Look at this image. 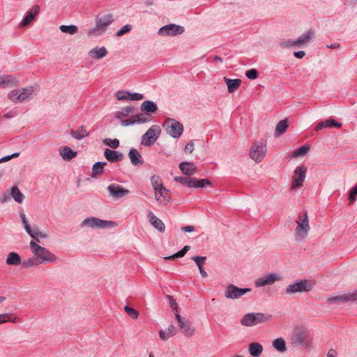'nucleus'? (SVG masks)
Returning a JSON list of instances; mask_svg holds the SVG:
<instances>
[{
  "mask_svg": "<svg viewBox=\"0 0 357 357\" xmlns=\"http://www.w3.org/2000/svg\"><path fill=\"white\" fill-rule=\"evenodd\" d=\"M20 218L26 232L33 239L30 241L29 247L32 254L37 258L40 264L54 263L57 258L54 253L45 247H42L36 242H40V238H47L48 235L40 231L36 225L31 227L29 220L24 213H20Z\"/></svg>",
  "mask_w": 357,
  "mask_h": 357,
  "instance_id": "f257e3e1",
  "label": "nucleus"
},
{
  "mask_svg": "<svg viewBox=\"0 0 357 357\" xmlns=\"http://www.w3.org/2000/svg\"><path fill=\"white\" fill-rule=\"evenodd\" d=\"M297 227L295 231V239L298 242H302L307 236L310 227L307 213L306 211H303L296 220Z\"/></svg>",
  "mask_w": 357,
  "mask_h": 357,
  "instance_id": "f03ea898",
  "label": "nucleus"
},
{
  "mask_svg": "<svg viewBox=\"0 0 357 357\" xmlns=\"http://www.w3.org/2000/svg\"><path fill=\"white\" fill-rule=\"evenodd\" d=\"M314 284L306 279L298 280L289 284L284 289L287 295H293L297 293H307L312 290Z\"/></svg>",
  "mask_w": 357,
  "mask_h": 357,
  "instance_id": "7ed1b4c3",
  "label": "nucleus"
},
{
  "mask_svg": "<svg viewBox=\"0 0 357 357\" xmlns=\"http://www.w3.org/2000/svg\"><path fill=\"white\" fill-rule=\"evenodd\" d=\"M113 21L114 17L112 13H108L100 17H97L96 20V26L89 29L88 35H102L106 31L107 26H109L113 22Z\"/></svg>",
  "mask_w": 357,
  "mask_h": 357,
  "instance_id": "20e7f679",
  "label": "nucleus"
},
{
  "mask_svg": "<svg viewBox=\"0 0 357 357\" xmlns=\"http://www.w3.org/2000/svg\"><path fill=\"white\" fill-rule=\"evenodd\" d=\"M166 132L172 138H179L184 130L181 123L173 118H167L162 124Z\"/></svg>",
  "mask_w": 357,
  "mask_h": 357,
  "instance_id": "39448f33",
  "label": "nucleus"
},
{
  "mask_svg": "<svg viewBox=\"0 0 357 357\" xmlns=\"http://www.w3.org/2000/svg\"><path fill=\"white\" fill-rule=\"evenodd\" d=\"M292 343L301 348L307 347L311 342L308 331L304 327L297 328L292 335Z\"/></svg>",
  "mask_w": 357,
  "mask_h": 357,
  "instance_id": "423d86ee",
  "label": "nucleus"
},
{
  "mask_svg": "<svg viewBox=\"0 0 357 357\" xmlns=\"http://www.w3.org/2000/svg\"><path fill=\"white\" fill-rule=\"evenodd\" d=\"M271 315L261 312H250L245 314L241 319V324L245 326H252L267 321Z\"/></svg>",
  "mask_w": 357,
  "mask_h": 357,
  "instance_id": "0eeeda50",
  "label": "nucleus"
},
{
  "mask_svg": "<svg viewBox=\"0 0 357 357\" xmlns=\"http://www.w3.org/2000/svg\"><path fill=\"white\" fill-rule=\"evenodd\" d=\"M116 225V223L114 221L103 220L95 217L85 218L80 224L81 227L92 229L109 228Z\"/></svg>",
  "mask_w": 357,
  "mask_h": 357,
  "instance_id": "6e6552de",
  "label": "nucleus"
},
{
  "mask_svg": "<svg viewBox=\"0 0 357 357\" xmlns=\"http://www.w3.org/2000/svg\"><path fill=\"white\" fill-rule=\"evenodd\" d=\"M174 312L178 322V326L181 333L186 337H190L193 335L195 333V328L192 326L191 322L185 318L181 317L176 308L174 309Z\"/></svg>",
  "mask_w": 357,
  "mask_h": 357,
  "instance_id": "1a4fd4ad",
  "label": "nucleus"
},
{
  "mask_svg": "<svg viewBox=\"0 0 357 357\" xmlns=\"http://www.w3.org/2000/svg\"><path fill=\"white\" fill-rule=\"evenodd\" d=\"M161 130L157 125L149 128L142 137V144L146 146H150L156 142L160 137Z\"/></svg>",
  "mask_w": 357,
  "mask_h": 357,
  "instance_id": "9d476101",
  "label": "nucleus"
},
{
  "mask_svg": "<svg viewBox=\"0 0 357 357\" xmlns=\"http://www.w3.org/2000/svg\"><path fill=\"white\" fill-rule=\"evenodd\" d=\"M250 291V288H240L234 284H230L227 287L225 296L227 298L234 300L241 298L244 294Z\"/></svg>",
  "mask_w": 357,
  "mask_h": 357,
  "instance_id": "9b49d317",
  "label": "nucleus"
},
{
  "mask_svg": "<svg viewBox=\"0 0 357 357\" xmlns=\"http://www.w3.org/2000/svg\"><path fill=\"white\" fill-rule=\"evenodd\" d=\"M183 26L175 24H169L160 27L158 31L160 36H175L184 33Z\"/></svg>",
  "mask_w": 357,
  "mask_h": 357,
  "instance_id": "f8f14e48",
  "label": "nucleus"
},
{
  "mask_svg": "<svg viewBox=\"0 0 357 357\" xmlns=\"http://www.w3.org/2000/svg\"><path fill=\"white\" fill-rule=\"evenodd\" d=\"M357 301V289L351 293L344 294L342 295L332 296L327 298L326 302L329 305H332L335 303H349V302H356Z\"/></svg>",
  "mask_w": 357,
  "mask_h": 357,
  "instance_id": "ddd939ff",
  "label": "nucleus"
},
{
  "mask_svg": "<svg viewBox=\"0 0 357 357\" xmlns=\"http://www.w3.org/2000/svg\"><path fill=\"white\" fill-rule=\"evenodd\" d=\"M294 173L296 177L292 180L291 188L295 189L302 186L306 176L307 168L303 165L298 166Z\"/></svg>",
  "mask_w": 357,
  "mask_h": 357,
  "instance_id": "4468645a",
  "label": "nucleus"
},
{
  "mask_svg": "<svg viewBox=\"0 0 357 357\" xmlns=\"http://www.w3.org/2000/svg\"><path fill=\"white\" fill-rule=\"evenodd\" d=\"M107 190L109 192L110 196L116 199L125 197L130 194L129 190L116 183L109 185L107 188Z\"/></svg>",
  "mask_w": 357,
  "mask_h": 357,
  "instance_id": "2eb2a0df",
  "label": "nucleus"
},
{
  "mask_svg": "<svg viewBox=\"0 0 357 357\" xmlns=\"http://www.w3.org/2000/svg\"><path fill=\"white\" fill-rule=\"evenodd\" d=\"M266 153V146L255 143L250 151V157L256 162H261Z\"/></svg>",
  "mask_w": 357,
  "mask_h": 357,
  "instance_id": "dca6fc26",
  "label": "nucleus"
},
{
  "mask_svg": "<svg viewBox=\"0 0 357 357\" xmlns=\"http://www.w3.org/2000/svg\"><path fill=\"white\" fill-rule=\"evenodd\" d=\"M280 280V278L279 275H278L276 273H272L264 278H259L256 280L255 282V285L256 287H262L265 285H271Z\"/></svg>",
  "mask_w": 357,
  "mask_h": 357,
  "instance_id": "f3484780",
  "label": "nucleus"
},
{
  "mask_svg": "<svg viewBox=\"0 0 357 357\" xmlns=\"http://www.w3.org/2000/svg\"><path fill=\"white\" fill-rule=\"evenodd\" d=\"M19 90L22 102L33 99L38 92V87L35 86L20 88Z\"/></svg>",
  "mask_w": 357,
  "mask_h": 357,
  "instance_id": "a211bd4d",
  "label": "nucleus"
},
{
  "mask_svg": "<svg viewBox=\"0 0 357 357\" xmlns=\"http://www.w3.org/2000/svg\"><path fill=\"white\" fill-rule=\"evenodd\" d=\"M40 10L39 6H33L29 11L26 12L25 16L20 22V25L21 26H26L29 25L39 14Z\"/></svg>",
  "mask_w": 357,
  "mask_h": 357,
  "instance_id": "6ab92c4d",
  "label": "nucleus"
},
{
  "mask_svg": "<svg viewBox=\"0 0 357 357\" xmlns=\"http://www.w3.org/2000/svg\"><path fill=\"white\" fill-rule=\"evenodd\" d=\"M155 199L160 204L167 205L171 201L169 191L165 188V190H160V188L155 191Z\"/></svg>",
  "mask_w": 357,
  "mask_h": 357,
  "instance_id": "aec40b11",
  "label": "nucleus"
},
{
  "mask_svg": "<svg viewBox=\"0 0 357 357\" xmlns=\"http://www.w3.org/2000/svg\"><path fill=\"white\" fill-rule=\"evenodd\" d=\"M104 156L109 162H118L121 161L124 158L121 152L109 149H105Z\"/></svg>",
  "mask_w": 357,
  "mask_h": 357,
  "instance_id": "412c9836",
  "label": "nucleus"
},
{
  "mask_svg": "<svg viewBox=\"0 0 357 357\" xmlns=\"http://www.w3.org/2000/svg\"><path fill=\"white\" fill-rule=\"evenodd\" d=\"M147 217L150 224L160 232H164L165 230V225L163 222L155 216L151 211H148Z\"/></svg>",
  "mask_w": 357,
  "mask_h": 357,
  "instance_id": "4be33fe9",
  "label": "nucleus"
},
{
  "mask_svg": "<svg viewBox=\"0 0 357 357\" xmlns=\"http://www.w3.org/2000/svg\"><path fill=\"white\" fill-rule=\"evenodd\" d=\"M314 36V32L313 30L310 29L307 31L303 33L300 36L298 39L295 40L294 44H296V47H301L310 43V41Z\"/></svg>",
  "mask_w": 357,
  "mask_h": 357,
  "instance_id": "5701e85b",
  "label": "nucleus"
},
{
  "mask_svg": "<svg viewBox=\"0 0 357 357\" xmlns=\"http://www.w3.org/2000/svg\"><path fill=\"white\" fill-rule=\"evenodd\" d=\"M19 84L18 80L13 75H0V89L14 87Z\"/></svg>",
  "mask_w": 357,
  "mask_h": 357,
  "instance_id": "b1692460",
  "label": "nucleus"
},
{
  "mask_svg": "<svg viewBox=\"0 0 357 357\" xmlns=\"http://www.w3.org/2000/svg\"><path fill=\"white\" fill-rule=\"evenodd\" d=\"M128 157L133 166L137 167L142 165L144 162L142 155L136 149L132 148L130 149Z\"/></svg>",
  "mask_w": 357,
  "mask_h": 357,
  "instance_id": "393cba45",
  "label": "nucleus"
},
{
  "mask_svg": "<svg viewBox=\"0 0 357 357\" xmlns=\"http://www.w3.org/2000/svg\"><path fill=\"white\" fill-rule=\"evenodd\" d=\"M158 109L157 104L152 100H145L140 106V110L147 114L156 112Z\"/></svg>",
  "mask_w": 357,
  "mask_h": 357,
  "instance_id": "a878e982",
  "label": "nucleus"
},
{
  "mask_svg": "<svg viewBox=\"0 0 357 357\" xmlns=\"http://www.w3.org/2000/svg\"><path fill=\"white\" fill-rule=\"evenodd\" d=\"M179 168L183 174L192 176L196 172V166L192 162H181L179 164Z\"/></svg>",
  "mask_w": 357,
  "mask_h": 357,
  "instance_id": "bb28decb",
  "label": "nucleus"
},
{
  "mask_svg": "<svg viewBox=\"0 0 357 357\" xmlns=\"http://www.w3.org/2000/svg\"><path fill=\"white\" fill-rule=\"evenodd\" d=\"M342 123H338L333 119L321 121L316 126L315 130L318 131L325 128H340Z\"/></svg>",
  "mask_w": 357,
  "mask_h": 357,
  "instance_id": "cd10ccee",
  "label": "nucleus"
},
{
  "mask_svg": "<svg viewBox=\"0 0 357 357\" xmlns=\"http://www.w3.org/2000/svg\"><path fill=\"white\" fill-rule=\"evenodd\" d=\"M135 107L133 105H128L116 112L114 118L116 119H121L126 116H129L130 114L135 113Z\"/></svg>",
  "mask_w": 357,
  "mask_h": 357,
  "instance_id": "c85d7f7f",
  "label": "nucleus"
},
{
  "mask_svg": "<svg viewBox=\"0 0 357 357\" xmlns=\"http://www.w3.org/2000/svg\"><path fill=\"white\" fill-rule=\"evenodd\" d=\"M6 264L9 266H19L22 264V258L18 253L11 252L7 256Z\"/></svg>",
  "mask_w": 357,
  "mask_h": 357,
  "instance_id": "c756f323",
  "label": "nucleus"
},
{
  "mask_svg": "<svg viewBox=\"0 0 357 357\" xmlns=\"http://www.w3.org/2000/svg\"><path fill=\"white\" fill-rule=\"evenodd\" d=\"M107 54V50L105 47H95L89 52V56L96 59H101Z\"/></svg>",
  "mask_w": 357,
  "mask_h": 357,
  "instance_id": "7c9ffc66",
  "label": "nucleus"
},
{
  "mask_svg": "<svg viewBox=\"0 0 357 357\" xmlns=\"http://www.w3.org/2000/svg\"><path fill=\"white\" fill-rule=\"evenodd\" d=\"M248 352L252 357H259L263 352V347L258 342H252L248 345Z\"/></svg>",
  "mask_w": 357,
  "mask_h": 357,
  "instance_id": "2f4dec72",
  "label": "nucleus"
},
{
  "mask_svg": "<svg viewBox=\"0 0 357 357\" xmlns=\"http://www.w3.org/2000/svg\"><path fill=\"white\" fill-rule=\"evenodd\" d=\"M59 153L62 158L67 161L72 160L77 154L76 151H74L71 148L67 146L61 148L59 149Z\"/></svg>",
  "mask_w": 357,
  "mask_h": 357,
  "instance_id": "473e14b6",
  "label": "nucleus"
},
{
  "mask_svg": "<svg viewBox=\"0 0 357 357\" xmlns=\"http://www.w3.org/2000/svg\"><path fill=\"white\" fill-rule=\"evenodd\" d=\"M224 79L227 86L229 93H233L236 91L241 83V80L240 79H229L225 77Z\"/></svg>",
  "mask_w": 357,
  "mask_h": 357,
  "instance_id": "72a5a7b5",
  "label": "nucleus"
},
{
  "mask_svg": "<svg viewBox=\"0 0 357 357\" xmlns=\"http://www.w3.org/2000/svg\"><path fill=\"white\" fill-rule=\"evenodd\" d=\"M176 328L174 325L171 324L165 330H161L159 331V336L163 341L167 340L169 337L175 335Z\"/></svg>",
  "mask_w": 357,
  "mask_h": 357,
  "instance_id": "f704fd0d",
  "label": "nucleus"
},
{
  "mask_svg": "<svg viewBox=\"0 0 357 357\" xmlns=\"http://www.w3.org/2000/svg\"><path fill=\"white\" fill-rule=\"evenodd\" d=\"M10 195V197H13V199L19 204H22L24 199V195L16 185L11 188Z\"/></svg>",
  "mask_w": 357,
  "mask_h": 357,
  "instance_id": "c9c22d12",
  "label": "nucleus"
},
{
  "mask_svg": "<svg viewBox=\"0 0 357 357\" xmlns=\"http://www.w3.org/2000/svg\"><path fill=\"white\" fill-rule=\"evenodd\" d=\"M70 135L73 138L78 140H81L84 137H87L89 135V133L85 129L84 126H79L77 130H72L70 131Z\"/></svg>",
  "mask_w": 357,
  "mask_h": 357,
  "instance_id": "e433bc0d",
  "label": "nucleus"
},
{
  "mask_svg": "<svg viewBox=\"0 0 357 357\" xmlns=\"http://www.w3.org/2000/svg\"><path fill=\"white\" fill-rule=\"evenodd\" d=\"M107 165L106 162H97L93 164L92 167V174L91 177L92 178H96L97 176L101 174L104 171L105 166Z\"/></svg>",
  "mask_w": 357,
  "mask_h": 357,
  "instance_id": "4c0bfd02",
  "label": "nucleus"
},
{
  "mask_svg": "<svg viewBox=\"0 0 357 357\" xmlns=\"http://www.w3.org/2000/svg\"><path fill=\"white\" fill-rule=\"evenodd\" d=\"M289 126V121L287 119H284L279 121L275 130V136L278 137L284 134Z\"/></svg>",
  "mask_w": 357,
  "mask_h": 357,
  "instance_id": "58836bf2",
  "label": "nucleus"
},
{
  "mask_svg": "<svg viewBox=\"0 0 357 357\" xmlns=\"http://www.w3.org/2000/svg\"><path fill=\"white\" fill-rule=\"evenodd\" d=\"M211 185V182L206 178L198 179L196 178H191L190 188H204L205 185Z\"/></svg>",
  "mask_w": 357,
  "mask_h": 357,
  "instance_id": "ea45409f",
  "label": "nucleus"
},
{
  "mask_svg": "<svg viewBox=\"0 0 357 357\" xmlns=\"http://www.w3.org/2000/svg\"><path fill=\"white\" fill-rule=\"evenodd\" d=\"M40 264L38 260L36 257H29L26 259L22 261V268H30L33 267H36L38 265Z\"/></svg>",
  "mask_w": 357,
  "mask_h": 357,
  "instance_id": "a19ab883",
  "label": "nucleus"
},
{
  "mask_svg": "<svg viewBox=\"0 0 357 357\" xmlns=\"http://www.w3.org/2000/svg\"><path fill=\"white\" fill-rule=\"evenodd\" d=\"M151 183L153 190H158L160 188V190H165V187L162 185V180L158 176H152L151 178Z\"/></svg>",
  "mask_w": 357,
  "mask_h": 357,
  "instance_id": "79ce46f5",
  "label": "nucleus"
},
{
  "mask_svg": "<svg viewBox=\"0 0 357 357\" xmlns=\"http://www.w3.org/2000/svg\"><path fill=\"white\" fill-rule=\"evenodd\" d=\"M273 346L277 351L280 352H284L287 350L285 341L282 337L275 339L273 342Z\"/></svg>",
  "mask_w": 357,
  "mask_h": 357,
  "instance_id": "37998d69",
  "label": "nucleus"
},
{
  "mask_svg": "<svg viewBox=\"0 0 357 357\" xmlns=\"http://www.w3.org/2000/svg\"><path fill=\"white\" fill-rule=\"evenodd\" d=\"M59 29L61 32L69 33L70 35L75 34L78 31V28L76 25L70 24V25H61L59 26Z\"/></svg>",
  "mask_w": 357,
  "mask_h": 357,
  "instance_id": "c03bdc74",
  "label": "nucleus"
},
{
  "mask_svg": "<svg viewBox=\"0 0 357 357\" xmlns=\"http://www.w3.org/2000/svg\"><path fill=\"white\" fill-rule=\"evenodd\" d=\"M8 98L13 102H22L19 89H14L8 93Z\"/></svg>",
  "mask_w": 357,
  "mask_h": 357,
  "instance_id": "a18cd8bd",
  "label": "nucleus"
},
{
  "mask_svg": "<svg viewBox=\"0 0 357 357\" xmlns=\"http://www.w3.org/2000/svg\"><path fill=\"white\" fill-rule=\"evenodd\" d=\"M17 320V317L14 316L10 313H5L0 314V324L7 323V322H13L15 323Z\"/></svg>",
  "mask_w": 357,
  "mask_h": 357,
  "instance_id": "49530a36",
  "label": "nucleus"
},
{
  "mask_svg": "<svg viewBox=\"0 0 357 357\" xmlns=\"http://www.w3.org/2000/svg\"><path fill=\"white\" fill-rule=\"evenodd\" d=\"M136 119V121L137 124H142L145 123L150 122L153 117L151 114H147L144 116L143 114H137L132 116Z\"/></svg>",
  "mask_w": 357,
  "mask_h": 357,
  "instance_id": "de8ad7c7",
  "label": "nucleus"
},
{
  "mask_svg": "<svg viewBox=\"0 0 357 357\" xmlns=\"http://www.w3.org/2000/svg\"><path fill=\"white\" fill-rule=\"evenodd\" d=\"M309 149H310V146L307 145L301 146L293 152L292 156L294 158L303 156L307 153V152L308 151Z\"/></svg>",
  "mask_w": 357,
  "mask_h": 357,
  "instance_id": "09e8293b",
  "label": "nucleus"
},
{
  "mask_svg": "<svg viewBox=\"0 0 357 357\" xmlns=\"http://www.w3.org/2000/svg\"><path fill=\"white\" fill-rule=\"evenodd\" d=\"M174 181L179 183L180 184L186 186L188 188H190L191 183V178L190 177H183V176H175Z\"/></svg>",
  "mask_w": 357,
  "mask_h": 357,
  "instance_id": "8fccbe9b",
  "label": "nucleus"
},
{
  "mask_svg": "<svg viewBox=\"0 0 357 357\" xmlns=\"http://www.w3.org/2000/svg\"><path fill=\"white\" fill-rule=\"evenodd\" d=\"M105 145L108 146L112 149H116L119 146V140L118 139H105L103 141Z\"/></svg>",
  "mask_w": 357,
  "mask_h": 357,
  "instance_id": "3c124183",
  "label": "nucleus"
},
{
  "mask_svg": "<svg viewBox=\"0 0 357 357\" xmlns=\"http://www.w3.org/2000/svg\"><path fill=\"white\" fill-rule=\"evenodd\" d=\"M124 310L127 313V314L129 317H130L131 318L137 319V317L139 316V312L135 309H134L128 305H126L124 307Z\"/></svg>",
  "mask_w": 357,
  "mask_h": 357,
  "instance_id": "603ef678",
  "label": "nucleus"
},
{
  "mask_svg": "<svg viewBox=\"0 0 357 357\" xmlns=\"http://www.w3.org/2000/svg\"><path fill=\"white\" fill-rule=\"evenodd\" d=\"M132 29V25L130 24H126L123 26H122L116 33V36L118 37H121L128 33H129Z\"/></svg>",
  "mask_w": 357,
  "mask_h": 357,
  "instance_id": "864d4df0",
  "label": "nucleus"
},
{
  "mask_svg": "<svg viewBox=\"0 0 357 357\" xmlns=\"http://www.w3.org/2000/svg\"><path fill=\"white\" fill-rule=\"evenodd\" d=\"M128 91H119L116 92V97L119 100H129Z\"/></svg>",
  "mask_w": 357,
  "mask_h": 357,
  "instance_id": "5fc2aeb1",
  "label": "nucleus"
},
{
  "mask_svg": "<svg viewBox=\"0 0 357 357\" xmlns=\"http://www.w3.org/2000/svg\"><path fill=\"white\" fill-rule=\"evenodd\" d=\"M245 76L249 79H255L258 77L259 73L256 69L252 68L245 72Z\"/></svg>",
  "mask_w": 357,
  "mask_h": 357,
  "instance_id": "6e6d98bb",
  "label": "nucleus"
},
{
  "mask_svg": "<svg viewBox=\"0 0 357 357\" xmlns=\"http://www.w3.org/2000/svg\"><path fill=\"white\" fill-rule=\"evenodd\" d=\"M129 100L137 101L144 99V95L137 92L131 93L129 91Z\"/></svg>",
  "mask_w": 357,
  "mask_h": 357,
  "instance_id": "4d7b16f0",
  "label": "nucleus"
},
{
  "mask_svg": "<svg viewBox=\"0 0 357 357\" xmlns=\"http://www.w3.org/2000/svg\"><path fill=\"white\" fill-rule=\"evenodd\" d=\"M295 40H287L286 41H282L280 43V46L282 48H290L292 47H296V44H294Z\"/></svg>",
  "mask_w": 357,
  "mask_h": 357,
  "instance_id": "13d9d810",
  "label": "nucleus"
},
{
  "mask_svg": "<svg viewBox=\"0 0 357 357\" xmlns=\"http://www.w3.org/2000/svg\"><path fill=\"white\" fill-rule=\"evenodd\" d=\"M357 197V184L351 190L349 195V199L351 203L356 200Z\"/></svg>",
  "mask_w": 357,
  "mask_h": 357,
  "instance_id": "bf43d9fd",
  "label": "nucleus"
},
{
  "mask_svg": "<svg viewBox=\"0 0 357 357\" xmlns=\"http://www.w3.org/2000/svg\"><path fill=\"white\" fill-rule=\"evenodd\" d=\"M191 259L195 262L197 266H202V264L205 262V261L206 260V257L202 256H195L192 257Z\"/></svg>",
  "mask_w": 357,
  "mask_h": 357,
  "instance_id": "052dcab7",
  "label": "nucleus"
},
{
  "mask_svg": "<svg viewBox=\"0 0 357 357\" xmlns=\"http://www.w3.org/2000/svg\"><path fill=\"white\" fill-rule=\"evenodd\" d=\"M10 200V195L9 191H6L0 196V202L1 204L8 202Z\"/></svg>",
  "mask_w": 357,
  "mask_h": 357,
  "instance_id": "680f3d73",
  "label": "nucleus"
},
{
  "mask_svg": "<svg viewBox=\"0 0 357 357\" xmlns=\"http://www.w3.org/2000/svg\"><path fill=\"white\" fill-rule=\"evenodd\" d=\"M167 297L169 301V304L170 307L172 308V310H174V309L176 308V310H178L177 303L174 297L171 295H167Z\"/></svg>",
  "mask_w": 357,
  "mask_h": 357,
  "instance_id": "e2e57ef3",
  "label": "nucleus"
},
{
  "mask_svg": "<svg viewBox=\"0 0 357 357\" xmlns=\"http://www.w3.org/2000/svg\"><path fill=\"white\" fill-rule=\"evenodd\" d=\"M121 123L123 126H132L134 124H137L135 118H134L133 120H131V119L122 120Z\"/></svg>",
  "mask_w": 357,
  "mask_h": 357,
  "instance_id": "0e129e2a",
  "label": "nucleus"
},
{
  "mask_svg": "<svg viewBox=\"0 0 357 357\" xmlns=\"http://www.w3.org/2000/svg\"><path fill=\"white\" fill-rule=\"evenodd\" d=\"M193 150H194V143L192 141H190L185 145V146L184 148V151L185 153H192Z\"/></svg>",
  "mask_w": 357,
  "mask_h": 357,
  "instance_id": "69168bd1",
  "label": "nucleus"
},
{
  "mask_svg": "<svg viewBox=\"0 0 357 357\" xmlns=\"http://www.w3.org/2000/svg\"><path fill=\"white\" fill-rule=\"evenodd\" d=\"M185 255L184 252L181 250L180 251L176 252L175 254L168 257V259H174L176 258H181Z\"/></svg>",
  "mask_w": 357,
  "mask_h": 357,
  "instance_id": "338daca9",
  "label": "nucleus"
},
{
  "mask_svg": "<svg viewBox=\"0 0 357 357\" xmlns=\"http://www.w3.org/2000/svg\"><path fill=\"white\" fill-rule=\"evenodd\" d=\"M305 52L303 50L297 51L294 52V56L298 59H302L305 56Z\"/></svg>",
  "mask_w": 357,
  "mask_h": 357,
  "instance_id": "774afa93",
  "label": "nucleus"
}]
</instances>
